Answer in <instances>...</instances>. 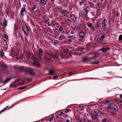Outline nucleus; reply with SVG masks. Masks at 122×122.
I'll list each match as a JSON object with an SVG mask.
<instances>
[{
    "label": "nucleus",
    "instance_id": "nucleus-63",
    "mask_svg": "<svg viewBox=\"0 0 122 122\" xmlns=\"http://www.w3.org/2000/svg\"><path fill=\"white\" fill-rule=\"evenodd\" d=\"M66 116V115H65H65H63V117H65V116Z\"/></svg>",
    "mask_w": 122,
    "mask_h": 122
},
{
    "label": "nucleus",
    "instance_id": "nucleus-59",
    "mask_svg": "<svg viewBox=\"0 0 122 122\" xmlns=\"http://www.w3.org/2000/svg\"><path fill=\"white\" fill-rule=\"evenodd\" d=\"M66 121L67 122H69L70 121L69 119H67L66 120Z\"/></svg>",
    "mask_w": 122,
    "mask_h": 122
},
{
    "label": "nucleus",
    "instance_id": "nucleus-49",
    "mask_svg": "<svg viewBox=\"0 0 122 122\" xmlns=\"http://www.w3.org/2000/svg\"><path fill=\"white\" fill-rule=\"evenodd\" d=\"M97 26L98 28L99 27V25L98 23H97Z\"/></svg>",
    "mask_w": 122,
    "mask_h": 122
},
{
    "label": "nucleus",
    "instance_id": "nucleus-12",
    "mask_svg": "<svg viewBox=\"0 0 122 122\" xmlns=\"http://www.w3.org/2000/svg\"><path fill=\"white\" fill-rule=\"evenodd\" d=\"M91 60L90 58H85L82 60V61L83 62H86L89 61Z\"/></svg>",
    "mask_w": 122,
    "mask_h": 122
},
{
    "label": "nucleus",
    "instance_id": "nucleus-9",
    "mask_svg": "<svg viewBox=\"0 0 122 122\" xmlns=\"http://www.w3.org/2000/svg\"><path fill=\"white\" fill-rule=\"evenodd\" d=\"M7 21L5 19H4L3 21V26L4 28H5L7 26Z\"/></svg>",
    "mask_w": 122,
    "mask_h": 122
},
{
    "label": "nucleus",
    "instance_id": "nucleus-2",
    "mask_svg": "<svg viewBox=\"0 0 122 122\" xmlns=\"http://www.w3.org/2000/svg\"><path fill=\"white\" fill-rule=\"evenodd\" d=\"M22 29L27 36L29 35V30L25 26H23Z\"/></svg>",
    "mask_w": 122,
    "mask_h": 122
},
{
    "label": "nucleus",
    "instance_id": "nucleus-55",
    "mask_svg": "<svg viewBox=\"0 0 122 122\" xmlns=\"http://www.w3.org/2000/svg\"><path fill=\"white\" fill-rule=\"evenodd\" d=\"M35 63H36V64H37V66H39L40 65V64L38 63H34V64H35Z\"/></svg>",
    "mask_w": 122,
    "mask_h": 122
},
{
    "label": "nucleus",
    "instance_id": "nucleus-14",
    "mask_svg": "<svg viewBox=\"0 0 122 122\" xmlns=\"http://www.w3.org/2000/svg\"><path fill=\"white\" fill-rule=\"evenodd\" d=\"M95 113L97 115L99 116H101V112L100 111L98 110H97V111H95Z\"/></svg>",
    "mask_w": 122,
    "mask_h": 122
},
{
    "label": "nucleus",
    "instance_id": "nucleus-17",
    "mask_svg": "<svg viewBox=\"0 0 122 122\" xmlns=\"http://www.w3.org/2000/svg\"><path fill=\"white\" fill-rule=\"evenodd\" d=\"M116 101L117 102V104L121 106H122V100H116Z\"/></svg>",
    "mask_w": 122,
    "mask_h": 122
},
{
    "label": "nucleus",
    "instance_id": "nucleus-48",
    "mask_svg": "<svg viewBox=\"0 0 122 122\" xmlns=\"http://www.w3.org/2000/svg\"><path fill=\"white\" fill-rule=\"evenodd\" d=\"M72 72H70L69 74V76H71L72 75Z\"/></svg>",
    "mask_w": 122,
    "mask_h": 122
},
{
    "label": "nucleus",
    "instance_id": "nucleus-46",
    "mask_svg": "<svg viewBox=\"0 0 122 122\" xmlns=\"http://www.w3.org/2000/svg\"><path fill=\"white\" fill-rule=\"evenodd\" d=\"M78 120L79 122H81L82 119L81 118H79L78 119Z\"/></svg>",
    "mask_w": 122,
    "mask_h": 122
},
{
    "label": "nucleus",
    "instance_id": "nucleus-54",
    "mask_svg": "<svg viewBox=\"0 0 122 122\" xmlns=\"http://www.w3.org/2000/svg\"><path fill=\"white\" fill-rule=\"evenodd\" d=\"M63 114V113L62 112H61L60 113L59 115L60 116H61Z\"/></svg>",
    "mask_w": 122,
    "mask_h": 122
},
{
    "label": "nucleus",
    "instance_id": "nucleus-18",
    "mask_svg": "<svg viewBox=\"0 0 122 122\" xmlns=\"http://www.w3.org/2000/svg\"><path fill=\"white\" fill-rule=\"evenodd\" d=\"M13 77L8 78H7L5 80L4 83L8 82Z\"/></svg>",
    "mask_w": 122,
    "mask_h": 122
},
{
    "label": "nucleus",
    "instance_id": "nucleus-3",
    "mask_svg": "<svg viewBox=\"0 0 122 122\" xmlns=\"http://www.w3.org/2000/svg\"><path fill=\"white\" fill-rule=\"evenodd\" d=\"M0 66L3 67L4 71H5L7 69V66L3 62H1L0 63Z\"/></svg>",
    "mask_w": 122,
    "mask_h": 122
},
{
    "label": "nucleus",
    "instance_id": "nucleus-13",
    "mask_svg": "<svg viewBox=\"0 0 122 122\" xmlns=\"http://www.w3.org/2000/svg\"><path fill=\"white\" fill-rule=\"evenodd\" d=\"M49 74L51 75H52L55 73V71L52 69L49 70Z\"/></svg>",
    "mask_w": 122,
    "mask_h": 122
},
{
    "label": "nucleus",
    "instance_id": "nucleus-31",
    "mask_svg": "<svg viewBox=\"0 0 122 122\" xmlns=\"http://www.w3.org/2000/svg\"><path fill=\"white\" fill-rule=\"evenodd\" d=\"M72 19L73 21H75L76 20V18L75 16H74L72 18Z\"/></svg>",
    "mask_w": 122,
    "mask_h": 122
},
{
    "label": "nucleus",
    "instance_id": "nucleus-22",
    "mask_svg": "<svg viewBox=\"0 0 122 122\" xmlns=\"http://www.w3.org/2000/svg\"><path fill=\"white\" fill-rule=\"evenodd\" d=\"M87 25L89 28H91L92 25V23H87Z\"/></svg>",
    "mask_w": 122,
    "mask_h": 122
},
{
    "label": "nucleus",
    "instance_id": "nucleus-25",
    "mask_svg": "<svg viewBox=\"0 0 122 122\" xmlns=\"http://www.w3.org/2000/svg\"><path fill=\"white\" fill-rule=\"evenodd\" d=\"M54 43L55 45H57L58 44V41L55 40L54 41Z\"/></svg>",
    "mask_w": 122,
    "mask_h": 122
},
{
    "label": "nucleus",
    "instance_id": "nucleus-8",
    "mask_svg": "<svg viewBox=\"0 0 122 122\" xmlns=\"http://www.w3.org/2000/svg\"><path fill=\"white\" fill-rule=\"evenodd\" d=\"M39 54L40 56H39V57H40L41 59H42V57H44V56H42V50L41 49H39Z\"/></svg>",
    "mask_w": 122,
    "mask_h": 122
},
{
    "label": "nucleus",
    "instance_id": "nucleus-60",
    "mask_svg": "<svg viewBox=\"0 0 122 122\" xmlns=\"http://www.w3.org/2000/svg\"><path fill=\"white\" fill-rule=\"evenodd\" d=\"M120 97L122 99V94L120 96Z\"/></svg>",
    "mask_w": 122,
    "mask_h": 122
},
{
    "label": "nucleus",
    "instance_id": "nucleus-47",
    "mask_svg": "<svg viewBox=\"0 0 122 122\" xmlns=\"http://www.w3.org/2000/svg\"><path fill=\"white\" fill-rule=\"evenodd\" d=\"M4 49L5 50H7V48L6 47V46L5 45H4Z\"/></svg>",
    "mask_w": 122,
    "mask_h": 122
},
{
    "label": "nucleus",
    "instance_id": "nucleus-41",
    "mask_svg": "<svg viewBox=\"0 0 122 122\" xmlns=\"http://www.w3.org/2000/svg\"><path fill=\"white\" fill-rule=\"evenodd\" d=\"M18 29V27L17 26H15V28L14 30H17Z\"/></svg>",
    "mask_w": 122,
    "mask_h": 122
},
{
    "label": "nucleus",
    "instance_id": "nucleus-10",
    "mask_svg": "<svg viewBox=\"0 0 122 122\" xmlns=\"http://www.w3.org/2000/svg\"><path fill=\"white\" fill-rule=\"evenodd\" d=\"M108 107L111 109H113L115 107L113 104L111 103L108 105Z\"/></svg>",
    "mask_w": 122,
    "mask_h": 122
},
{
    "label": "nucleus",
    "instance_id": "nucleus-38",
    "mask_svg": "<svg viewBox=\"0 0 122 122\" xmlns=\"http://www.w3.org/2000/svg\"><path fill=\"white\" fill-rule=\"evenodd\" d=\"M84 10H85V12H86V13H87L88 12V10L87 9L85 8H84Z\"/></svg>",
    "mask_w": 122,
    "mask_h": 122
},
{
    "label": "nucleus",
    "instance_id": "nucleus-53",
    "mask_svg": "<svg viewBox=\"0 0 122 122\" xmlns=\"http://www.w3.org/2000/svg\"><path fill=\"white\" fill-rule=\"evenodd\" d=\"M9 13V12L8 11H7L6 12V14L7 15H8Z\"/></svg>",
    "mask_w": 122,
    "mask_h": 122
},
{
    "label": "nucleus",
    "instance_id": "nucleus-39",
    "mask_svg": "<svg viewBox=\"0 0 122 122\" xmlns=\"http://www.w3.org/2000/svg\"><path fill=\"white\" fill-rule=\"evenodd\" d=\"M49 20V18H47L45 20V22L46 23V22H48Z\"/></svg>",
    "mask_w": 122,
    "mask_h": 122
},
{
    "label": "nucleus",
    "instance_id": "nucleus-29",
    "mask_svg": "<svg viewBox=\"0 0 122 122\" xmlns=\"http://www.w3.org/2000/svg\"><path fill=\"white\" fill-rule=\"evenodd\" d=\"M122 40V35H120L119 36V38L118 40L119 41H121Z\"/></svg>",
    "mask_w": 122,
    "mask_h": 122
},
{
    "label": "nucleus",
    "instance_id": "nucleus-43",
    "mask_svg": "<svg viewBox=\"0 0 122 122\" xmlns=\"http://www.w3.org/2000/svg\"><path fill=\"white\" fill-rule=\"evenodd\" d=\"M47 23L48 26H51V25H50V22L49 21H48Z\"/></svg>",
    "mask_w": 122,
    "mask_h": 122
},
{
    "label": "nucleus",
    "instance_id": "nucleus-28",
    "mask_svg": "<svg viewBox=\"0 0 122 122\" xmlns=\"http://www.w3.org/2000/svg\"><path fill=\"white\" fill-rule=\"evenodd\" d=\"M63 27L62 26H61L59 28L58 30L60 31H61L63 30Z\"/></svg>",
    "mask_w": 122,
    "mask_h": 122
},
{
    "label": "nucleus",
    "instance_id": "nucleus-52",
    "mask_svg": "<svg viewBox=\"0 0 122 122\" xmlns=\"http://www.w3.org/2000/svg\"><path fill=\"white\" fill-rule=\"evenodd\" d=\"M3 37L4 38L6 39V40H7V36H6V35H4Z\"/></svg>",
    "mask_w": 122,
    "mask_h": 122
},
{
    "label": "nucleus",
    "instance_id": "nucleus-6",
    "mask_svg": "<svg viewBox=\"0 0 122 122\" xmlns=\"http://www.w3.org/2000/svg\"><path fill=\"white\" fill-rule=\"evenodd\" d=\"M93 54V55H94V56L92 57H91L90 58H91V60L92 59H94L95 58H97V57H98V53H90L89 54V55H90L91 54Z\"/></svg>",
    "mask_w": 122,
    "mask_h": 122
},
{
    "label": "nucleus",
    "instance_id": "nucleus-57",
    "mask_svg": "<svg viewBox=\"0 0 122 122\" xmlns=\"http://www.w3.org/2000/svg\"><path fill=\"white\" fill-rule=\"evenodd\" d=\"M74 33V31H71L70 33L71 34H73Z\"/></svg>",
    "mask_w": 122,
    "mask_h": 122
},
{
    "label": "nucleus",
    "instance_id": "nucleus-1",
    "mask_svg": "<svg viewBox=\"0 0 122 122\" xmlns=\"http://www.w3.org/2000/svg\"><path fill=\"white\" fill-rule=\"evenodd\" d=\"M26 72L32 75H34L35 74V70L32 68H30L26 70Z\"/></svg>",
    "mask_w": 122,
    "mask_h": 122
},
{
    "label": "nucleus",
    "instance_id": "nucleus-4",
    "mask_svg": "<svg viewBox=\"0 0 122 122\" xmlns=\"http://www.w3.org/2000/svg\"><path fill=\"white\" fill-rule=\"evenodd\" d=\"M23 8L22 7L21 8V10L20 11V16L22 17L23 16V12L25 11H26V9L25 8V7L26 6L25 5H23Z\"/></svg>",
    "mask_w": 122,
    "mask_h": 122
},
{
    "label": "nucleus",
    "instance_id": "nucleus-35",
    "mask_svg": "<svg viewBox=\"0 0 122 122\" xmlns=\"http://www.w3.org/2000/svg\"><path fill=\"white\" fill-rule=\"evenodd\" d=\"M58 76L57 75H56L55 76H53L54 79H56L57 78Z\"/></svg>",
    "mask_w": 122,
    "mask_h": 122
},
{
    "label": "nucleus",
    "instance_id": "nucleus-15",
    "mask_svg": "<svg viewBox=\"0 0 122 122\" xmlns=\"http://www.w3.org/2000/svg\"><path fill=\"white\" fill-rule=\"evenodd\" d=\"M19 69L21 71H25L26 70V67L24 66H21L19 68Z\"/></svg>",
    "mask_w": 122,
    "mask_h": 122
},
{
    "label": "nucleus",
    "instance_id": "nucleus-32",
    "mask_svg": "<svg viewBox=\"0 0 122 122\" xmlns=\"http://www.w3.org/2000/svg\"><path fill=\"white\" fill-rule=\"evenodd\" d=\"M53 117H51L50 118L49 121L50 122H52L53 121Z\"/></svg>",
    "mask_w": 122,
    "mask_h": 122
},
{
    "label": "nucleus",
    "instance_id": "nucleus-24",
    "mask_svg": "<svg viewBox=\"0 0 122 122\" xmlns=\"http://www.w3.org/2000/svg\"><path fill=\"white\" fill-rule=\"evenodd\" d=\"M113 109H114L112 111V112L114 114H116V109L115 107L114 108H113Z\"/></svg>",
    "mask_w": 122,
    "mask_h": 122
},
{
    "label": "nucleus",
    "instance_id": "nucleus-19",
    "mask_svg": "<svg viewBox=\"0 0 122 122\" xmlns=\"http://www.w3.org/2000/svg\"><path fill=\"white\" fill-rule=\"evenodd\" d=\"M105 34L104 33H102L101 34V36L100 38L101 40H103L105 38Z\"/></svg>",
    "mask_w": 122,
    "mask_h": 122
},
{
    "label": "nucleus",
    "instance_id": "nucleus-56",
    "mask_svg": "<svg viewBox=\"0 0 122 122\" xmlns=\"http://www.w3.org/2000/svg\"><path fill=\"white\" fill-rule=\"evenodd\" d=\"M99 62L98 61L95 62V64H99Z\"/></svg>",
    "mask_w": 122,
    "mask_h": 122
},
{
    "label": "nucleus",
    "instance_id": "nucleus-42",
    "mask_svg": "<svg viewBox=\"0 0 122 122\" xmlns=\"http://www.w3.org/2000/svg\"><path fill=\"white\" fill-rule=\"evenodd\" d=\"M107 21V20L106 19H104L103 20V22L106 23Z\"/></svg>",
    "mask_w": 122,
    "mask_h": 122
},
{
    "label": "nucleus",
    "instance_id": "nucleus-44",
    "mask_svg": "<svg viewBox=\"0 0 122 122\" xmlns=\"http://www.w3.org/2000/svg\"><path fill=\"white\" fill-rule=\"evenodd\" d=\"M69 110V109H67L65 111V112H68Z\"/></svg>",
    "mask_w": 122,
    "mask_h": 122
},
{
    "label": "nucleus",
    "instance_id": "nucleus-45",
    "mask_svg": "<svg viewBox=\"0 0 122 122\" xmlns=\"http://www.w3.org/2000/svg\"><path fill=\"white\" fill-rule=\"evenodd\" d=\"M72 38L71 37H70L68 41H72Z\"/></svg>",
    "mask_w": 122,
    "mask_h": 122
},
{
    "label": "nucleus",
    "instance_id": "nucleus-23",
    "mask_svg": "<svg viewBox=\"0 0 122 122\" xmlns=\"http://www.w3.org/2000/svg\"><path fill=\"white\" fill-rule=\"evenodd\" d=\"M92 118L93 119H94L96 118L97 117V116L95 114H93V115H92Z\"/></svg>",
    "mask_w": 122,
    "mask_h": 122
},
{
    "label": "nucleus",
    "instance_id": "nucleus-61",
    "mask_svg": "<svg viewBox=\"0 0 122 122\" xmlns=\"http://www.w3.org/2000/svg\"><path fill=\"white\" fill-rule=\"evenodd\" d=\"M92 64H95V62H93L91 63Z\"/></svg>",
    "mask_w": 122,
    "mask_h": 122
},
{
    "label": "nucleus",
    "instance_id": "nucleus-11",
    "mask_svg": "<svg viewBox=\"0 0 122 122\" xmlns=\"http://www.w3.org/2000/svg\"><path fill=\"white\" fill-rule=\"evenodd\" d=\"M40 3V4L41 5H44L46 4V1L44 0H40L39 2Z\"/></svg>",
    "mask_w": 122,
    "mask_h": 122
},
{
    "label": "nucleus",
    "instance_id": "nucleus-34",
    "mask_svg": "<svg viewBox=\"0 0 122 122\" xmlns=\"http://www.w3.org/2000/svg\"><path fill=\"white\" fill-rule=\"evenodd\" d=\"M109 102V100H106V101H104V104H106L107 103H108Z\"/></svg>",
    "mask_w": 122,
    "mask_h": 122
},
{
    "label": "nucleus",
    "instance_id": "nucleus-5",
    "mask_svg": "<svg viewBox=\"0 0 122 122\" xmlns=\"http://www.w3.org/2000/svg\"><path fill=\"white\" fill-rule=\"evenodd\" d=\"M17 80H15L13 82H12L10 85L11 87H16L17 86V84H16Z\"/></svg>",
    "mask_w": 122,
    "mask_h": 122
},
{
    "label": "nucleus",
    "instance_id": "nucleus-33",
    "mask_svg": "<svg viewBox=\"0 0 122 122\" xmlns=\"http://www.w3.org/2000/svg\"><path fill=\"white\" fill-rule=\"evenodd\" d=\"M63 37L62 35L60 36L58 38V39L59 40H61Z\"/></svg>",
    "mask_w": 122,
    "mask_h": 122
},
{
    "label": "nucleus",
    "instance_id": "nucleus-51",
    "mask_svg": "<svg viewBox=\"0 0 122 122\" xmlns=\"http://www.w3.org/2000/svg\"><path fill=\"white\" fill-rule=\"evenodd\" d=\"M80 28V26L79 25H78L77 27V29H79Z\"/></svg>",
    "mask_w": 122,
    "mask_h": 122
},
{
    "label": "nucleus",
    "instance_id": "nucleus-20",
    "mask_svg": "<svg viewBox=\"0 0 122 122\" xmlns=\"http://www.w3.org/2000/svg\"><path fill=\"white\" fill-rule=\"evenodd\" d=\"M102 27L103 29H105L106 28V24L105 23L102 22Z\"/></svg>",
    "mask_w": 122,
    "mask_h": 122
},
{
    "label": "nucleus",
    "instance_id": "nucleus-30",
    "mask_svg": "<svg viewBox=\"0 0 122 122\" xmlns=\"http://www.w3.org/2000/svg\"><path fill=\"white\" fill-rule=\"evenodd\" d=\"M26 87V86H24L23 87H19V90H21L24 89Z\"/></svg>",
    "mask_w": 122,
    "mask_h": 122
},
{
    "label": "nucleus",
    "instance_id": "nucleus-58",
    "mask_svg": "<svg viewBox=\"0 0 122 122\" xmlns=\"http://www.w3.org/2000/svg\"><path fill=\"white\" fill-rule=\"evenodd\" d=\"M95 29V27L94 26H92V30H94Z\"/></svg>",
    "mask_w": 122,
    "mask_h": 122
},
{
    "label": "nucleus",
    "instance_id": "nucleus-50",
    "mask_svg": "<svg viewBox=\"0 0 122 122\" xmlns=\"http://www.w3.org/2000/svg\"><path fill=\"white\" fill-rule=\"evenodd\" d=\"M107 121V120L106 119H105L103 120V122H106Z\"/></svg>",
    "mask_w": 122,
    "mask_h": 122
},
{
    "label": "nucleus",
    "instance_id": "nucleus-62",
    "mask_svg": "<svg viewBox=\"0 0 122 122\" xmlns=\"http://www.w3.org/2000/svg\"><path fill=\"white\" fill-rule=\"evenodd\" d=\"M36 60H37L36 59V60H35V59H34V61H35V62L36 61Z\"/></svg>",
    "mask_w": 122,
    "mask_h": 122
},
{
    "label": "nucleus",
    "instance_id": "nucleus-26",
    "mask_svg": "<svg viewBox=\"0 0 122 122\" xmlns=\"http://www.w3.org/2000/svg\"><path fill=\"white\" fill-rule=\"evenodd\" d=\"M31 55L30 53H29L28 55L26 56V58L28 60L29 59L30 57V56Z\"/></svg>",
    "mask_w": 122,
    "mask_h": 122
},
{
    "label": "nucleus",
    "instance_id": "nucleus-7",
    "mask_svg": "<svg viewBox=\"0 0 122 122\" xmlns=\"http://www.w3.org/2000/svg\"><path fill=\"white\" fill-rule=\"evenodd\" d=\"M110 48L109 47H107L105 48H102L100 50L102 51L103 52H105V51H109Z\"/></svg>",
    "mask_w": 122,
    "mask_h": 122
},
{
    "label": "nucleus",
    "instance_id": "nucleus-64",
    "mask_svg": "<svg viewBox=\"0 0 122 122\" xmlns=\"http://www.w3.org/2000/svg\"><path fill=\"white\" fill-rule=\"evenodd\" d=\"M88 122H91V121L90 120H89L88 121Z\"/></svg>",
    "mask_w": 122,
    "mask_h": 122
},
{
    "label": "nucleus",
    "instance_id": "nucleus-21",
    "mask_svg": "<svg viewBox=\"0 0 122 122\" xmlns=\"http://www.w3.org/2000/svg\"><path fill=\"white\" fill-rule=\"evenodd\" d=\"M66 10L63 11L61 12V14L64 16H65L67 14V13H66Z\"/></svg>",
    "mask_w": 122,
    "mask_h": 122
},
{
    "label": "nucleus",
    "instance_id": "nucleus-36",
    "mask_svg": "<svg viewBox=\"0 0 122 122\" xmlns=\"http://www.w3.org/2000/svg\"><path fill=\"white\" fill-rule=\"evenodd\" d=\"M4 52H2L0 54V56L1 57H3L4 56Z\"/></svg>",
    "mask_w": 122,
    "mask_h": 122
},
{
    "label": "nucleus",
    "instance_id": "nucleus-27",
    "mask_svg": "<svg viewBox=\"0 0 122 122\" xmlns=\"http://www.w3.org/2000/svg\"><path fill=\"white\" fill-rule=\"evenodd\" d=\"M8 106H7L6 107H5L4 109H3L1 111H0V114L1 113L3 112L5 110H6L7 109V107H8Z\"/></svg>",
    "mask_w": 122,
    "mask_h": 122
},
{
    "label": "nucleus",
    "instance_id": "nucleus-16",
    "mask_svg": "<svg viewBox=\"0 0 122 122\" xmlns=\"http://www.w3.org/2000/svg\"><path fill=\"white\" fill-rule=\"evenodd\" d=\"M79 35L80 37L82 38L85 35V33L83 32H81L80 33Z\"/></svg>",
    "mask_w": 122,
    "mask_h": 122
},
{
    "label": "nucleus",
    "instance_id": "nucleus-40",
    "mask_svg": "<svg viewBox=\"0 0 122 122\" xmlns=\"http://www.w3.org/2000/svg\"><path fill=\"white\" fill-rule=\"evenodd\" d=\"M61 8H62L61 7H60L58 8L57 9V10L58 11H59L61 10Z\"/></svg>",
    "mask_w": 122,
    "mask_h": 122
},
{
    "label": "nucleus",
    "instance_id": "nucleus-37",
    "mask_svg": "<svg viewBox=\"0 0 122 122\" xmlns=\"http://www.w3.org/2000/svg\"><path fill=\"white\" fill-rule=\"evenodd\" d=\"M36 8V6L35 5L32 7V10H34Z\"/></svg>",
    "mask_w": 122,
    "mask_h": 122
}]
</instances>
